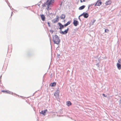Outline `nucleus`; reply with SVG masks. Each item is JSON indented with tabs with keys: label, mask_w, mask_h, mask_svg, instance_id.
<instances>
[{
	"label": "nucleus",
	"mask_w": 121,
	"mask_h": 121,
	"mask_svg": "<svg viewBox=\"0 0 121 121\" xmlns=\"http://www.w3.org/2000/svg\"><path fill=\"white\" fill-rule=\"evenodd\" d=\"M53 41L54 43L57 44H59L60 42V40L58 37L56 35H55L53 37Z\"/></svg>",
	"instance_id": "nucleus-2"
},
{
	"label": "nucleus",
	"mask_w": 121,
	"mask_h": 121,
	"mask_svg": "<svg viewBox=\"0 0 121 121\" xmlns=\"http://www.w3.org/2000/svg\"><path fill=\"white\" fill-rule=\"evenodd\" d=\"M65 16L63 14H62L61 16L60 17L61 19H63L65 18Z\"/></svg>",
	"instance_id": "nucleus-18"
},
{
	"label": "nucleus",
	"mask_w": 121,
	"mask_h": 121,
	"mask_svg": "<svg viewBox=\"0 0 121 121\" xmlns=\"http://www.w3.org/2000/svg\"><path fill=\"white\" fill-rule=\"evenodd\" d=\"M85 0H80V1L81 2H82L85 1Z\"/></svg>",
	"instance_id": "nucleus-22"
},
{
	"label": "nucleus",
	"mask_w": 121,
	"mask_h": 121,
	"mask_svg": "<svg viewBox=\"0 0 121 121\" xmlns=\"http://www.w3.org/2000/svg\"><path fill=\"white\" fill-rule=\"evenodd\" d=\"M109 30L108 29L105 30V32H108Z\"/></svg>",
	"instance_id": "nucleus-20"
},
{
	"label": "nucleus",
	"mask_w": 121,
	"mask_h": 121,
	"mask_svg": "<svg viewBox=\"0 0 121 121\" xmlns=\"http://www.w3.org/2000/svg\"><path fill=\"white\" fill-rule=\"evenodd\" d=\"M70 23H71L70 22V21L68 22H67V23H66L64 25V26L65 27H66V26H67L68 25H69V24H70Z\"/></svg>",
	"instance_id": "nucleus-17"
},
{
	"label": "nucleus",
	"mask_w": 121,
	"mask_h": 121,
	"mask_svg": "<svg viewBox=\"0 0 121 121\" xmlns=\"http://www.w3.org/2000/svg\"><path fill=\"white\" fill-rule=\"evenodd\" d=\"M56 85V83L55 82H54L53 83H51L50 84V85L51 86H54Z\"/></svg>",
	"instance_id": "nucleus-14"
},
{
	"label": "nucleus",
	"mask_w": 121,
	"mask_h": 121,
	"mask_svg": "<svg viewBox=\"0 0 121 121\" xmlns=\"http://www.w3.org/2000/svg\"><path fill=\"white\" fill-rule=\"evenodd\" d=\"M59 17L58 16H56V18L53 19L52 20V21L54 23H55L57 22L59 20Z\"/></svg>",
	"instance_id": "nucleus-3"
},
{
	"label": "nucleus",
	"mask_w": 121,
	"mask_h": 121,
	"mask_svg": "<svg viewBox=\"0 0 121 121\" xmlns=\"http://www.w3.org/2000/svg\"><path fill=\"white\" fill-rule=\"evenodd\" d=\"M56 94V93H55V94H54V95L55 96V95H55V94Z\"/></svg>",
	"instance_id": "nucleus-24"
},
{
	"label": "nucleus",
	"mask_w": 121,
	"mask_h": 121,
	"mask_svg": "<svg viewBox=\"0 0 121 121\" xmlns=\"http://www.w3.org/2000/svg\"><path fill=\"white\" fill-rule=\"evenodd\" d=\"M102 4V2L100 1H98L96 3L95 5L97 6H100Z\"/></svg>",
	"instance_id": "nucleus-6"
},
{
	"label": "nucleus",
	"mask_w": 121,
	"mask_h": 121,
	"mask_svg": "<svg viewBox=\"0 0 121 121\" xmlns=\"http://www.w3.org/2000/svg\"><path fill=\"white\" fill-rule=\"evenodd\" d=\"M66 104L68 106H69L70 105H71L72 104L70 101H68L66 102Z\"/></svg>",
	"instance_id": "nucleus-13"
},
{
	"label": "nucleus",
	"mask_w": 121,
	"mask_h": 121,
	"mask_svg": "<svg viewBox=\"0 0 121 121\" xmlns=\"http://www.w3.org/2000/svg\"><path fill=\"white\" fill-rule=\"evenodd\" d=\"M112 3V1L111 0H109L107 1L105 3V4L106 5H108Z\"/></svg>",
	"instance_id": "nucleus-10"
},
{
	"label": "nucleus",
	"mask_w": 121,
	"mask_h": 121,
	"mask_svg": "<svg viewBox=\"0 0 121 121\" xmlns=\"http://www.w3.org/2000/svg\"><path fill=\"white\" fill-rule=\"evenodd\" d=\"M103 96L105 97H107V95H106L105 94H103Z\"/></svg>",
	"instance_id": "nucleus-23"
},
{
	"label": "nucleus",
	"mask_w": 121,
	"mask_h": 121,
	"mask_svg": "<svg viewBox=\"0 0 121 121\" xmlns=\"http://www.w3.org/2000/svg\"><path fill=\"white\" fill-rule=\"evenodd\" d=\"M83 14L84 17L85 18H87L89 16L88 14L87 13H83Z\"/></svg>",
	"instance_id": "nucleus-9"
},
{
	"label": "nucleus",
	"mask_w": 121,
	"mask_h": 121,
	"mask_svg": "<svg viewBox=\"0 0 121 121\" xmlns=\"http://www.w3.org/2000/svg\"><path fill=\"white\" fill-rule=\"evenodd\" d=\"M47 111V110L46 109L45 110H44L43 111H42L41 112H40V113L41 114H42L44 115H45V113Z\"/></svg>",
	"instance_id": "nucleus-15"
},
{
	"label": "nucleus",
	"mask_w": 121,
	"mask_h": 121,
	"mask_svg": "<svg viewBox=\"0 0 121 121\" xmlns=\"http://www.w3.org/2000/svg\"><path fill=\"white\" fill-rule=\"evenodd\" d=\"M48 26L49 27H50V23L49 22H48Z\"/></svg>",
	"instance_id": "nucleus-21"
},
{
	"label": "nucleus",
	"mask_w": 121,
	"mask_h": 121,
	"mask_svg": "<svg viewBox=\"0 0 121 121\" xmlns=\"http://www.w3.org/2000/svg\"><path fill=\"white\" fill-rule=\"evenodd\" d=\"M121 60L120 59H119L118 60V63H119L120 64H121Z\"/></svg>",
	"instance_id": "nucleus-19"
},
{
	"label": "nucleus",
	"mask_w": 121,
	"mask_h": 121,
	"mask_svg": "<svg viewBox=\"0 0 121 121\" xmlns=\"http://www.w3.org/2000/svg\"><path fill=\"white\" fill-rule=\"evenodd\" d=\"M69 30V28H68L67 29L65 30L64 31H61L60 33L63 34H67L68 31Z\"/></svg>",
	"instance_id": "nucleus-4"
},
{
	"label": "nucleus",
	"mask_w": 121,
	"mask_h": 121,
	"mask_svg": "<svg viewBox=\"0 0 121 121\" xmlns=\"http://www.w3.org/2000/svg\"><path fill=\"white\" fill-rule=\"evenodd\" d=\"M54 0H47L46 2L42 5L43 7H46V9L48 10L50 9V7L52 6L54 2Z\"/></svg>",
	"instance_id": "nucleus-1"
},
{
	"label": "nucleus",
	"mask_w": 121,
	"mask_h": 121,
	"mask_svg": "<svg viewBox=\"0 0 121 121\" xmlns=\"http://www.w3.org/2000/svg\"><path fill=\"white\" fill-rule=\"evenodd\" d=\"M117 66L118 69L120 70L121 69V64L117 63Z\"/></svg>",
	"instance_id": "nucleus-11"
},
{
	"label": "nucleus",
	"mask_w": 121,
	"mask_h": 121,
	"mask_svg": "<svg viewBox=\"0 0 121 121\" xmlns=\"http://www.w3.org/2000/svg\"><path fill=\"white\" fill-rule=\"evenodd\" d=\"M59 26L60 27L59 28V29L60 30H61L62 29H63V28H64V26L63 25H62L60 23H59Z\"/></svg>",
	"instance_id": "nucleus-7"
},
{
	"label": "nucleus",
	"mask_w": 121,
	"mask_h": 121,
	"mask_svg": "<svg viewBox=\"0 0 121 121\" xmlns=\"http://www.w3.org/2000/svg\"><path fill=\"white\" fill-rule=\"evenodd\" d=\"M40 16L42 20L43 21H44L45 20V16L43 15H42Z\"/></svg>",
	"instance_id": "nucleus-12"
},
{
	"label": "nucleus",
	"mask_w": 121,
	"mask_h": 121,
	"mask_svg": "<svg viewBox=\"0 0 121 121\" xmlns=\"http://www.w3.org/2000/svg\"><path fill=\"white\" fill-rule=\"evenodd\" d=\"M85 7V5H83L80 7L79 8V9L80 10H82L84 9Z\"/></svg>",
	"instance_id": "nucleus-16"
},
{
	"label": "nucleus",
	"mask_w": 121,
	"mask_h": 121,
	"mask_svg": "<svg viewBox=\"0 0 121 121\" xmlns=\"http://www.w3.org/2000/svg\"><path fill=\"white\" fill-rule=\"evenodd\" d=\"M1 92L8 94H10L11 93V92L8 90H2Z\"/></svg>",
	"instance_id": "nucleus-8"
},
{
	"label": "nucleus",
	"mask_w": 121,
	"mask_h": 121,
	"mask_svg": "<svg viewBox=\"0 0 121 121\" xmlns=\"http://www.w3.org/2000/svg\"><path fill=\"white\" fill-rule=\"evenodd\" d=\"M78 22L76 20H74L73 22V24L75 26H77L78 24Z\"/></svg>",
	"instance_id": "nucleus-5"
}]
</instances>
